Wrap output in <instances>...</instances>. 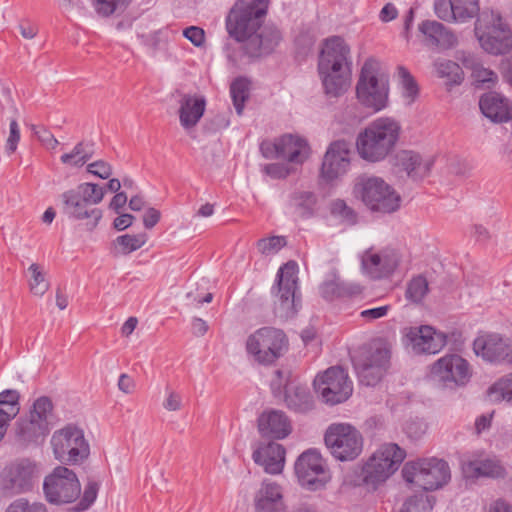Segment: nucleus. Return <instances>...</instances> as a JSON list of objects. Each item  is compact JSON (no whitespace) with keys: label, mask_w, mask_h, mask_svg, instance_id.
Instances as JSON below:
<instances>
[{"label":"nucleus","mask_w":512,"mask_h":512,"mask_svg":"<svg viewBox=\"0 0 512 512\" xmlns=\"http://www.w3.org/2000/svg\"><path fill=\"white\" fill-rule=\"evenodd\" d=\"M475 35L481 47L493 55H503L512 46L509 24L497 11H483L475 22Z\"/></svg>","instance_id":"nucleus-5"},{"label":"nucleus","mask_w":512,"mask_h":512,"mask_svg":"<svg viewBox=\"0 0 512 512\" xmlns=\"http://www.w3.org/2000/svg\"><path fill=\"white\" fill-rule=\"evenodd\" d=\"M249 84L246 78L239 77L230 85V94L238 115L242 114L245 102L249 97Z\"/></svg>","instance_id":"nucleus-42"},{"label":"nucleus","mask_w":512,"mask_h":512,"mask_svg":"<svg viewBox=\"0 0 512 512\" xmlns=\"http://www.w3.org/2000/svg\"><path fill=\"white\" fill-rule=\"evenodd\" d=\"M40 478L39 464L31 458L15 459L0 473V490L5 496H16L33 490Z\"/></svg>","instance_id":"nucleus-10"},{"label":"nucleus","mask_w":512,"mask_h":512,"mask_svg":"<svg viewBox=\"0 0 512 512\" xmlns=\"http://www.w3.org/2000/svg\"><path fill=\"white\" fill-rule=\"evenodd\" d=\"M324 440L332 456L342 462L355 460L363 451L361 432L348 423L331 424Z\"/></svg>","instance_id":"nucleus-11"},{"label":"nucleus","mask_w":512,"mask_h":512,"mask_svg":"<svg viewBox=\"0 0 512 512\" xmlns=\"http://www.w3.org/2000/svg\"><path fill=\"white\" fill-rule=\"evenodd\" d=\"M147 239L148 237L146 233L133 235L125 234L118 236L114 243L121 254L128 255L143 247L147 242Z\"/></svg>","instance_id":"nucleus-44"},{"label":"nucleus","mask_w":512,"mask_h":512,"mask_svg":"<svg viewBox=\"0 0 512 512\" xmlns=\"http://www.w3.org/2000/svg\"><path fill=\"white\" fill-rule=\"evenodd\" d=\"M161 213L156 208H148L143 215V224L146 229H152L159 222Z\"/></svg>","instance_id":"nucleus-64"},{"label":"nucleus","mask_w":512,"mask_h":512,"mask_svg":"<svg viewBox=\"0 0 512 512\" xmlns=\"http://www.w3.org/2000/svg\"><path fill=\"white\" fill-rule=\"evenodd\" d=\"M286 244L287 242L284 236H271L258 240L257 248L261 254L271 255L280 251Z\"/></svg>","instance_id":"nucleus-51"},{"label":"nucleus","mask_w":512,"mask_h":512,"mask_svg":"<svg viewBox=\"0 0 512 512\" xmlns=\"http://www.w3.org/2000/svg\"><path fill=\"white\" fill-rule=\"evenodd\" d=\"M206 108L203 96L184 94L179 101V120L181 126L189 130L194 128L202 118Z\"/></svg>","instance_id":"nucleus-32"},{"label":"nucleus","mask_w":512,"mask_h":512,"mask_svg":"<svg viewBox=\"0 0 512 512\" xmlns=\"http://www.w3.org/2000/svg\"><path fill=\"white\" fill-rule=\"evenodd\" d=\"M96 499V484H90L84 491L83 497L74 508L76 512H82L88 509Z\"/></svg>","instance_id":"nucleus-60"},{"label":"nucleus","mask_w":512,"mask_h":512,"mask_svg":"<svg viewBox=\"0 0 512 512\" xmlns=\"http://www.w3.org/2000/svg\"><path fill=\"white\" fill-rule=\"evenodd\" d=\"M130 0H98V14L109 16L116 12H123Z\"/></svg>","instance_id":"nucleus-54"},{"label":"nucleus","mask_w":512,"mask_h":512,"mask_svg":"<svg viewBox=\"0 0 512 512\" xmlns=\"http://www.w3.org/2000/svg\"><path fill=\"white\" fill-rule=\"evenodd\" d=\"M248 356L256 363L271 366L289 349V339L282 329L265 326L251 333L245 343Z\"/></svg>","instance_id":"nucleus-4"},{"label":"nucleus","mask_w":512,"mask_h":512,"mask_svg":"<svg viewBox=\"0 0 512 512\" xmlns=\"http://www.w3.org/2000/svg\"><path fill=\"white\" fill-rule=\"evenodd\" d=\"M462 471L466 478H499L505 474V469L499 461L492 458H481L465 462L462 465Z\"/></svg>","instance_id":"nucleus-34"},{"label":"nucleus","mask_w":512,"mask_h":512,"mask_svg":"<svg viewBox=\"0 0 512 512\" xmlns=\"http://www.w3.org/2000/svg\"><path fill=\"white\" fill-rule=\"evenodd\" d=\"M182 406V397L179 393L167 389V397L163 402V407L168 411H178Z\"/></svg>","instance_id":"nucleus-63"},{"label":"nucleus","mask_w":512,"mask_h":512,"mask_svg":"<svg viewBox=\"0 0 512 512\" xmlns=\"http://www.w3.org/2000/svg\"><path fill=\"white\" fill-rule=\"evenodd\" d=\"M50 432V426H44L30 417L20 418L16 422L15 435L23 447L38 446L44 442Z\"/></svg>","instance_id":"nucleus-31"},{"label":"nucleus","mask_w":512,"mask_h":512,"mask_svg":"<svg viewBox=\"0 0 512 512\" xmlns=\"http://www.w3.org/2000/svg\"><path fill=\"white\" fill-rule=\"evenodd\" d=\"M405 456V451L397 444H382L362 466L363 482L376 488L397 471Z\"/></svg>","instance_id":"nucleus-7"},{"label":"nucleus","mask_w":512,"mask_h":512,"mask_svg":"<svg viewBox=\"0 0 512 512\" xmlns=\"http://www.w3.org/2000/svg\"><path fill=\"white\" fill-rule=\"evenodd\" d=\"M350 147L345 140L332 142L325 155L321 166V175L324 179L332 181L344 175L350 166Z\"/></svg>","instance_id":"nucleus-21"},{"label":"nucleus","mask_w":512,"mask_h":512,"mask_svg":"<svg viewBox=\"0 0 512 512\" xmlns=\"http://www.w3.org/2000/svg\"><path fill=\"white\" fill-rule=\"evenodd\" d=\"M268 7L269 0H237L225 19L228 35L245 44L262 27Z\"/></svg>","instance_id":"nucleus-3"},{"label":"nucleus","mask_w":512,"mask_h":512,"mask_svg":"<svg viewBox=\"0 0 512 512\" xmlns=\"http://www.w3.org/2000/svg\"><path fill=\"white\" fill-rule=\"evenodd\" d=\"M398 76L401 81L404 97H406L409 102H413L419 92L418 85L414 77L405 67L402 66L398 67Z\"/></svg>","instance_id":"nucleus-50"},{"label":"nucleus","mask_w":512,"mask_h":512,"mask_svg":"<svg viewBox=\"0 0 512 512\" xmlns=\"http://www.w3.org/2000/svg\"><path fill=\"white\" fill-rule=\"evenodd\" d=\"M433 505L424 495L409 498L403 505L401 512H431Z\"/></svg>","instance_id":"nucleus-53"},{"label":"nucleus","mask_w":512,"mask_h":512,"mask_svg":"<svg viewBox=\"0 0 512 512\" xmlns=\"http://www.w3.org/2000/svg\"><path fill=\"white\" fill-rule=\"evenodd\" d=\"M401 125L391 117H379L370 122L356 138L360 158L376 163L384 160L394 150L400 136Z\"/></svg>","instance_id":"nucleus-2"},{"label":"nucleus","mask_w":512,"mask_h":512,"mask_svg":"<svg viewBox=\"0 0 512 512\" xmlns=\"http://www.w3.org/2000/svg\"><path fill=\"white\" fill-rule=\"evenodd\" d=\"M319 289L321 296L326 300L353 297L362 293V287L359 284L343 282L339 278L325 281Z\"/></svg>","instance_id":"nucleus-37"},{"label":"nucleus","mask_w":512,"mask_h":512,"mask_svg":"<svg viewBox=\"0 0 512 512\" xmlns=\"http://www.w3.org/2000/svg\"><path fill=\"white\" fill-rule=\"evenodd\" d=\"M19 398L20 395L16 390H4L0 393V405H8L9 409L7 410L9 413L13 412V409H19Z\"/></svg>","instance_id":"nucleus-61"},{"label":"nucleus","mask_w":512,"mask_h":512,"mask_svg":"<svg viewBox=\"0 0 512 512\" xmlns=\"http://www.w3.org/2000/svg\"><path fill=\"white\" fill-rule=\"evenodd\" d=\"M298 265L295 261L285 263L277 272V283L272 288V293L277 300L276 309L284 317H291L297 312L296 291L298 289Z\"/></svg>","instance_id":"nucleus-16"},{"label":"nucleus","mask_w":512,"mask_h":512,"mask_svg":"<svg viewBox=\"0 0 512 512\" xmlns=\"http://www.w3.org/2000/svg\"><path fill=\"white\" fill-rule=\"evenodd\" d=\"M434 12L444 21H455L454 0H435Z\"/></svg>","instance_id":"nucleus-55"},{"label":"nucleus","mask_w":512,"mask_h":512,"mask_svg":"<svg viewBox=\"0 0 512 512\" xmlns=\"http://www.w3.org/2000/svg\"><path fill=\"white\" fill-rule=\"evenodd\" d=\"M282 40L279 29L272 25L261 27L245 44L244 53L249 57H260L271 53Z\"/></svg>","instance_id":"nucleus-25"},{"label":"nucleus","mask_w":512,"mask_h":512,"mask_svg":"<svg viewBox=\"0 0 512 512\" xmlns=\"http://www.w3.org/2000/svg\"><path fill=\"white\" fill-rule=\"evenodd\" d=\"M428 293V282L425 277H414L407 286L406 297L414 303H419Z\"/></svg>","instance_id":"nucleus-48"},{"label":"nucleus","mask_w":512,"mask_h":512,"mask_svg":"<svg viewBox=\"0 0 512 512\" xmlns=\"http://www.w3.org/2000/svg\"><path fill=\"white\" fill-rule=\"evenodd\" d=\"M390 351L383 343H374L353 357L359 381L366 386L377 384L386 372Z\"/></svg>","instance_id":"nucleus-13"},{"label":"nucleus","mask_w":512,"mask_h":512,"mask_svg":"<svg viewBox=\"0 0 512 512\" xmlns=\"http://www.w3.org/2000/svg\"><path fill=\"white\" fill-rule=\"evenodd\" d=\"M95 154L94 144L91 142H80L70 153H65L61 156L63 164L81 167L86 164Z\"/></svg>","instance_id":"nucleus-38"},{"label":"nucleus","mask_w":512,"mask_h":512,"mask_svg":"<svg viewBox=\"0 0 512 512\" xmlns=\"http://www.w3.org/2000/svg\"><path fill=\"white\" fill-rule=\"evenodd\" d=\"M479 106L482 113L495 122H506L512 118L509 102L495 92H490L480 98Z\"/></svg>","instance_id":"nucleus-33"},{"label":"nucleus","mask_w":512,"mask_h":512,"mask_svg":"<svg viewBox=\"0 0 512 512\" xmlns=\"http://www.w3.org/2000/svg\"><path fill=\"white\" fill-rule=\"evenodd\" d=\"M488 396L493 402L512 403V372L494 383L488 390Z\"/></svg>","instance_id":"nucleus-45"},{"label":"nucleus","mask_w":512,"mask_h":512,"mask_svg":"<svg viewBox=\"0 0 512 512\" xmlns=\"http://www.w3.org/2000/svg\"><path fill=\"white\" fill-rule=\"evenodd\" d=\"M395 161V165L414 181L428 177L434 165L432 158H423L419 153L411 150L399 151Z\"/></svg>","instance_id":"nucleus-26"},{"label":"nucleus","mask_w":512,"mask_h":512,"mask_svg":"<svg viewBox=\"0 0 512 512\" xmlns=\"http://www.w3.org/2000/svg\"><path fill=\"white\" fill-rule=\"evenodd\" d=\"M351 65L350 47L343 38L331 36L323 40L318 73L327 95L338 97L347 90Z\"/></svg>","instance_id":"nucleus-1"},{"label":"nucleus","mask_w":512,"mask_h":512,"mask_svg":"<svg viewBox=\"0 0 512 512\" xmlns=\"http://www.w3.org/2000/svg\"><path fill=\"white\" fill-rule=\"evenodd\" d=\"M255 512H285L283 487L275 481L265 479L254 494Z\"/></svg>","instance_id":"nucleus-23"},{"label":"nucleus","mask_w":512,"mask_h":512,"mask_svg":"<svg viewBox=\"0 0 512 512\" xmlns=\"http://www.w3.org/2000/svg\"><path fill=\"white\" fill-rule=\"evenodd\" d=\"M31 273V280L29 281V288L35 296H43L49 289V282L45 279V274L40 265L33 263L28 268Z\"/></svg>","instance_id":"nucleus-47"},{"label":"nucleus","mask_w":512,"mask_h":512,"mask_svg":"<svg viewBox=\"0 0 512 512\" xmlns=\"http://www.w3.org/2000/svg\"><path fill=\"white\" fill-rule=\"evenodd\" d=\"M53 404L50 398L46 396L36 399L29 411L28 417L42 423L44 426H50L49 419L52 416Z\"/></svg>","instance_id":"nucleus-43"},{"label":"nucleus","mask_w":512,"mask_h":512,"mask_svg":"<svg viewBox=\"0 0 512 512\" xmlns=\"http://www.w3.org/2000/svg\"><path fill=\"white\" fill-rule=\"evenodd\" d=\"M43 490L49 503L66 504L80 496L81 485L73 470L57 466L45 477Z\"/></svg>","instance_id":"nucleus-14"},{"label":"nucleus","mask_w":512,"mask_h":512,"mask_svg":"<svg viewBox=\"0 0 512 512\" xmlns=\"http://www.w3.org/2000/svg\"><path fill=\"white\" fill-rule=\"evenodd\" d=\"M400 262L398 252L392 248H385L379 252L367 250L362 256V266L373 279H381L391 275Z\"/></svg>","instance_id":"nucleus-22"},{"label":"nucleus","mask_w":512,"mask_h":512,"mask_svg":"<svg viewBox=\"0 0 512 512\" xmlns=\"http://www.w3.org/2000/svg\"><path fill=\"white\" fill-rule=\"evenodd\" d=\"M300 485L310 491L324 488L331 476L321 454L315 449L303 452L294 465Z\"/></svg>","instance_id":"nucleus-15"},{"label":"nucleus","mask_w":512,"mask_h":512,"mask_svg":"<svg viewBox=\"0 0 512 512\" xmlns=\"http://www.w3.org/2000/svg\"><path fill=\"white\" fill-rule=\"evenodd\" d=\"M183 36L196 47H201L205 43V32L198 26H190L184 29Z\"/></svg>","instance_id":"nucleus-57"},{"label":"nucleus","mask_w":512,"mask_h":512,"mask_svg":"<svg viewBox=\"0 0 512 512\" xmlns=\"http://www.w3.org/2000/svg\"><path fill=\"white\" fill-rule=\"evenodd\" d=\"M427 430V425L421 420H413L406 424L405 433L412 440L420 439Z\"/></svg>","instance_id":"nucleus-58"},{"label":"nucleus","mask_w":512,"mask_h":512,"mask_svg":"<svg viewBox=\"0 0 512 512\" xmlns=\"http://www.w3.org/2000/svg\"><path fill=\"white\" fill-rule=\"evenodd\" d=\"M65 212L75 219L92 217L96 212V184L83 183L62 194Z\"/></svg>","instance_id":"nucleus-19"},{"label":"nucleus","mask_w":512,"mask_h":512,"mask_svg":"<svg viewBox=\"0 0 512 512\" xmlns=\"http://www.w3.org/2000/svg\"><path fill=\"white\" fill-rule=\"evenodd\" d=\"M264 172L274 179L286 178L291 173V168L284 163H271L264 167Z\"/></svg>","instance_id":"nucleus-56"},{"label":"nucleus","mask_w":512,"mask_h":512,"mask_svg":"<svg viewBox=\"0 0 512 512\" xmlns=\"http://www.w3.org/2000/svg\"><path fill=\"white\" fill-rule=\"evenodd\" d=\"M285 403L296 412H307L313 407V398L308 387L300 384H289L285 389Z\"/></svg>","instance_id":"nucleus-36"},{"label":"nucleus","mask_w":512,"mask_h":512,"mask_svg":"<svg viewBox=\"0 0 512 512\" xmlns=\"http://www.w3.org/2000/svg\"><path fill=\"white\" fill-rule=\"evenodd\" d=\"M438 77L444 78L449 84H460L463 80V71L459 64L451 60H438L434 63Z\"/></svg>","instance_id":"nucleus-41"},{"label":"nucleus","mask_w":512,"mask_h":512,"mask_svg":"<svg viewBox=\"0 0 512 512\" xmlns=\"http://www.w3.org/2000/svg\"><path fill=\"white\" fill-rule=\"evenodd\" d=\"M479 0H454L456 22H466L479 14Z\"/></svg>","instance_id":"nucleus-46"},{"label":"nucleus","mask_w":512,"mask_h":512,"mask_svg":"<svg viewBox=\"0 0 512 512\" xmlns=\"http://www.w3.org/2000/svg\"><path fill=\"white\" fill-rule=\"evenodd\" d=\"M430 376L446 387L465 385L470 377L469 363L457 354H448L438 359L431 367Z\"/></svg>","instance_id":"nucleus-18"},{"label":"nucleus","mask_w":512,"mask_h":512,"mask_svg":"<svg viewBox=\"0 0 512 512\" xmlns=\"http://www.w3.org/2000/svg\"><path fill=\"white\" fill-rule=\"evenodd\" d=\"M473 349L477 355H481L489 361H499L511 357L508 353V344L498 334L477 337L473 343Z\"/></svg>","instance_id":"nucleus-30"},{"label":"nucleus","mask_w":512,"mask_h":512,"mask_svg":"<svg viewBox=\"0 0 512 512\" xmlns=\"http://www.w3.org/2000/svg\"><path fill=\"white\" fill-rule=\"evenodd\" d=\"M32 129L34 131V134L39 139V141H41L42 144L46 148H48V149L56 148V146L58 145V141L50 131H48L44 127H38V126H33Z\"/></svg>","instance_id":"nucleus-59"},{"label":"nucleus","mask_w":512,"mask_h":512,"mask_svg":"<svg viewBox=\"0 0 512 512\" xmlns=\"http://www.w3.org/2000/svg\"><path fill=\"white\" fill-rule=\"evenodd\" d=\"M463 66L472 70V75L479 83L494 84L497 81V74L485 67L472 54H464L459 58Z\"/></svg>","instance_id":"nucleus-39"},{"label":"nucleus","mask_w":512,"mask_h":512,"mask_svg":"<svg viewBox=\"0 0 512 512\" xmlns=\"http://www.w3.org/2000/svg\"><path fill=\"white\" fill-rule=\"evenodd\" d=\"M425 36L426 44L440 49H450L457 45L456 35L442 23L435 20H424L418 26Z\"/></svg>","instance_id":"nucleus-29"},{"label":"nucleus","mask_w":512,"mask_h":512,"mask_svg":"<svg viewBox=\"0 0 512 512\" xmlns=\"http://www.w3.org/2000/svg\"><path fill=\"white\" fill-rule=\"evenodd\" d=\"M5 512H48V509L42 502L18 498L8 505Z\"/></svg>","instance_id":"nucleus-49"},{"label":"nucleus","mask_w":512,"mask_h":512,"mask_svg":"<svg viewBox=\"0 0 512 512\" xmlns=\"http://www.w3.org/2000/svg\"><path fill=\"white\" fill-rule=\"evenodd\" d=\"M315 391L325 403L335 405L346 401L352 394V382L341 367H330L314 380Z\"/></svg>","instance_id":"nucleus-17"},{"label":"nucleus","mask_w":512,"mask_h":512,"mask_svg":"<svg viewBox=\"0 0 512 512\" xmlns=\"http://www.w3.org/2000/svg\"><path fill=\"white\" fill-rule=\"evenodd\" d=\"M405 341L415 354H436L446 345L447 336L424 325L406 328Z\"/></svg>","instance_id":"nucleus-20"},{"label":"nucleus","mask_w":512,"mask_h":512,"mask_svg":"<svg viewBox=\"0 0 512 512\" xmlns=\"http://www.w3.org/2000/svg\"><path fill=\"white\" fill-rule=\"evenodd\" d=\"M286 451L276 442L259 444L252 453L253 461L263 467L268 474L276 475L283 471Z\"/></svg>","instance_id":"nucleus-24"},{"label":"nucleus","mask_w":512,"mask_h":512,"mask_svg":"<svg viewBox=\"0 0 512 512\" xmlns=\"http://www.w3.org/2000/svg\"><path fill=\"white\" fill-rule=\"evenodd\" d=\"M407 483L420 487L423 491L441 488L450 479L448 463L435 457L407 462L402 469Z\"/></svg>","instance_id":"nucleus-8"},{"label":"nucleus","mask_w":512,"mask_h":512,"mask_svg":"<svg viewBox=\"0 0 512 512\" xmlns=\"http://www.w3.org/2000/svg\"><path fill=\"white\" fill-rule=\"evenodd\" d=\"M330 211L333 216L340 218L348 224H354L356 222L357 216L355 211L349 207L344 200H334L331 203Z\"/></svg>","instance_id":"nucleus-52"},{"label":"nucleus","mask_w":512,"mask_h":512,"mask_svg":"<svg viewBox=\"0 0 512 512\" xmlns=\"http://www.w3.org/2000/svg\"><path fill=\"white\" fill-rule=\"evenodd\" d=\"M277 157L284 158L290 163L302 164L310 154L307 140L299 135L285 134L274 143Z\"/></svg>","instance_id":"nucleus-27"},{"label":"nucleus","mask_w":512,"mask_h":512,"mask_svg":"<svg viewBox=\"0 0 512 512\" xmlns=\"http://www.w3.org/2000/svg\"><path fill=\"white\" fill-rule=\"evenodd\" d=\"M390 310L389 305H384L376 308L366 309L360 312V317L367 322H371L385 317Z\"/></svg>","instance_id":"nucleus-62"},{"label":"nucleus","mask_w":512,"mask_h":512,"mask_svg":"<svg viewBox=\"0 0 512 512\" xmlns=\"http://www.w3.org/2000/svg\"><path fill=\"white\" fill-rule=\"evenodd\" d=\"M354 193L372 211L392 213L400 207V196L377 176H360L355 183Z\"/></svg>","instance_id":"nucleus-9"},{"label":"nucleus","mask_w":512,"mask_h":512,"mask_svg":"<svg viewBox=\"0 0 512 512\" xmlns=\"http://www.w3.org/2000/svg\"><path fill=\"white\" fill-rule=\"evenodd\" d=\"M388 92V77L381 71L380 63L366 60L356 86L359 102L374 112L380 111L387 106Z\"/></svg>","instance_id":"nucleus-6"},{"label":"nucleus","mask_w":512,"mask_h":512,"mask_svg":"<svg viewBox=\"0 0 512 512\" xmlns=\"http://www.w3.org/2000/svg\"><path fill=\"white\" fill-rule=\"evenodd\" d=\"M51 445L55 458L69 465L83 463L90 454L83 431L74 425L56 430L52 435Z\"/></svg>","instance_id":"nucleus-12"},{"label":"nucleus","mask_w":512,"mask_h":512,"mask_svg":"<svg viewBox=\"0 0 512 512\" xmlns=\"http://www.w3.org/2000/svg\"><path fill=\"white\" fill-rule=\"evenodd\" d=\"M258 430L262 437L284 439L291 431V422L280 410L264 411L258 418Z\"/></svg>","instance_id":"nucleus-28"},{"label":"nucleus","mask_w":512,"mask_h":512,"mask_svg":"<svg viewBox=\"0 0 512 512\" xmlns=\"http://www.w3.org/2000/svg\"><path fill=\"white\" fill-rule=\"evenodd\" d=\"M317 204V195L311 191L296 190L289 196V209L301 219L313 217L317 210Z\"/></svg>","instance_id":"nucleus-35"},{"label":"nucleus","mask_w":512,"mask_h":512,"mask_svg":"<svg viewBox=\"0 0 512 512\" xmlns=\"http://www.w3.org/2000/svg\"><path fill=\"white\" fill-rule=\"evenodd\" d=\"M5 101L9 105L8 113L11 114V116H10V131H9V136L6 141L5 148H6L7 154L11 155L16 151L18 142L20 140V129H19L17 119H16L18 110H17L16 106L14 105V102L11 99V96L8 92L6 93Z\"/></svg>","instance_id":"nucleus-40"}]
</instances>
